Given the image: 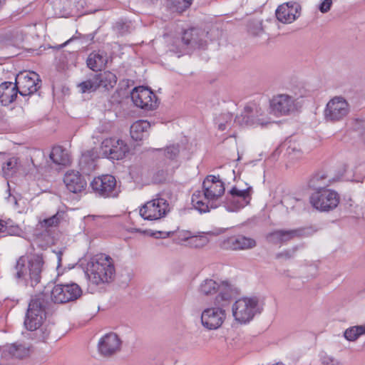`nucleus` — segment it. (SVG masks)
I'll return each mask as SVG.
<instances>
[{
    "label": "nucleus",
    "instance_id": "1",
    "mask_svg": "<svg viewBox=\"0 0 365 365\" xmlns=\"http://www.w3.org/2000/svg\"><path fill=\"white\" fill-rule=\"evenodd\" d=\"M224 192V183L220 178L208 175L202 182V190L192 194V205L200 213L210 212L219 206V200Z\"/></svg>",
    "mask_w": 365,
    "mask_h": 365
},
{
    "label": "nucleus",
    "instance_id": "2",
    "mask_svg": "<svg viewBox=\"0 0 365 365\" xmlns=\"http://www.w3.org/2000/svg\"><path fill=\"white\" fill-rule=\"evenodd\" d=\"M44 262L41 255H22L18 258L13 276L18 283L37 284L41 279Z\"/></svg>",
    "mask_w": 365,
    "mask_h": 365
},
{
    "label": "nucleus",
    "instance_id": "3",
    "mask_svg": "<svg viewBox=\"0 0 365 365\" xmlns=\"http://www.w3.org/2000/svg\"><path fill=\"white\" fill-rule=\"evenodd\" d=\"M86 275L89 282L96 285L110 283L115 276L113 259L103 253L93 255L87 263Z\"/></svg>",
    "mask_w": 365,
    "mask_h": 365
},
{
    "label": "nucleus",
    "instance_id": "4",
    "mask_svg": "<svg viewBox=\"0 0 365 365\" xmlns=\"http://www.w3.org/2000/svg\"><path fill=\"white\" fill-rule=\"evenodd\" d=\"M197 293L203 297L215 296L213 304H222L231 303L232 299L240 294V289L229 281H215L207 278L200 283Z\"/></svg>",
    "mask_w": 365,
    "mask_h": 365
},
{
    "label": "nucleus",
    "instance_id": "5",
    "mask_svg": "<svg viewBox=\"0 0 365 365\" xmlns=\"http://www.w3.org/2000/svg\"><path fill=\"white\" fill-rule=\"evenodd\" d=\"M49 304L48 295L45 293H40L32 297L24 322L27 330L33 331L41 327L46 319V312Z\"/></svg>",
    "mask_w": 365,
    "mask_h": 365
},
{
    "label": "nucleus",
    "instance_id": "6",
    "mask_svg": "<svg viewBox=\"0 0 365 365\" xmlns=\"http://www.w3.org/2000/svg\"><path fill=\"white\" fill-rule=\"evenodd\" d=\"M260 312L259 299L256 297H242L232 305V315L234 321L239 324L250 323Z\"/></svg>",
    "mask_w": 365,
    "mask_h": 365
},
{
    "label": "nucleus",
    "instance_id": "7",
    "mask_svg": "<svg viewBox=\"0 0 365 365\" xmlns=\"http://www.w3.org/2000/svg\"><path fill=\"white\" fill-rule=\"evenodd\" d=\"M117 83V77L111 71H106L91 76L87 80L80 83L78 88L82 93L94 92L98 89L109 91Z\"/></svg>",
    "mask_w": 365,
    "mask_h": 365
},
{
    "label": "nucleus",
    "instance_id": "8",
    "mask_svg": "<svg viewBox=\"0 0 365 365\" xmlns=\"http://www.w3.org/2000/svg\"><path fill=\"white\" fill-rule=\"evenodd\" d=\"M340 202L339 194L331 189L324 188L314 191L309 197V203L319 212H329L336 209Z\"/></svg>",
    "mask_w": 365,
    "mask_h": 365
},
{
    "label": "nucleus",
    "instance_id": "9",
    "mask_svg": "<svg viewBox=\"0 0 365 365\" xmlns=\"http://www.w3.org/2000/svg\"><path fill=\"white\" fill-rule=\"evenodd\" d=\"M230 303L214 304L204 309L200 315L202 326L207 330H217L220 328L227 319L226 307Z\"/></svg>",
    "mask_w": 365,
    "mask_h": 365
},
{
    "label": "nucleus",
    "instance_id": "10",
    "mask_svg": "<svg viewBox=\"0 0 365 365\" xmlns=\"http://www.w3.org/2000/svg\"><path fill=\"white\" fill-rule=\"evenodd\" d=\"M350 112V106L341 96H335L330 99L324 110V119L327 122L336 123L343 120Z\"/></svg>",
    "mask_w": 365,
    "mask_h": 365
},
{
    "label": "nucleus",
    "instance_id": "11",
    "mask_svg": "<svg viewBox=\"0 0 365 365\" xmlns=\"http://www.w3.org/2000/svg\"><path fill=\"white\" fill-rule=\"evenodd\" d=\"M170 211L168 201L157 197L145 202L140 208V215L145 220H158L163 218Z\"/></svg>",
    "mask_w": 365,
    "mask_h": 365
},
{
    "label": "nucleus",
    "instance_id": "12",
    "mask_svg": "<svg viewBox=\"0 0 365 365\" xmlns=\"http://www.w3.org/2000/svg\"><path fill=\"white\" fill-rule=\"evenodd\" d=\"M239 123L250 126H264L270 123L262 108L255 103L248 104L240 116L237 117Z\"/></svg>",
    "mask_w": 365,
    "mask_h": 365
},
{
    "label": "nucleus",
    "instance_id": "13",
    "mask_svg": "<svg viewBox=\"0 0 365 365\" xmlns=\"http://www.w3.org/2000/svg\"><path fill=\"white\" fill-rule=\"evenodd\" d=\"M82 291L76 283L57 284L51 292V299L54 303L63 304L77 299Z\"/></svg>",
    "mask_w": 365,
    "mask_h": 365
},
{
    "label": "nucleus",
    "instance_id": "14",
    "mask_svg": "<svg viewBox=\"0 0 365 365\" xmlns=\"http://www.w3.org/2000/svg\"><path fill=\"white\" fill-rule=\"evenodd\" d=\"M93 192L103 197H115L118 195L116 180L111 175H103L95 178L90 184Z\"/></svg>",
    "mask_w": 365,
    "mask_h": 365
},
{
    "label": "nucleus",
    "instance_id": "15",
    "mask_svg": "<svg viewBox=\"0 0 365 365\" xmlns=\"http://www.w3.org/2000/svg\"><path fill=\"white\" fill-rule=\"evenodd\" d=\"M40 79L35 72H21L16 78L15 85L21 96H29L36 93L40 88Z\"/></svg>",
    "mask_w": 365,
    "mask_h": 365
},
{
    "label": "nucleus",
    "instance_id": "16",
    "mask_svg": "<svg viewBox=\"0 0 365 365\" xmlns=\"http://www.w3.org/2000/svg\"><path fill=\"white\" fill-rule=\"evenodd\" d=\"M133 103L142 109L153 110L157 107V98L153 92L144 86L133 88L131 92Z\"/></svg>",
    "mask_w": 365,
    "mask_h": 365
},
{
    "label": "nucleus",
    "instance_id": "17",
    "mask_svg": "<svg viewBox=\"0 0 365 365\" xmlns=\"http://www.w3.org/2000/svg\"><path fill=\"white\" fill-rule=\"evenodd\" d=\"M103 153L108 158L113 160L123 158L129 152L128 145L122 140L115 138H109L101 143Z\"/></svg>",
    "mask_w": 365,
    "mask_h": 365
},
{
    "label": "nucleus",
    "instance_id": "18",
    "mask_svg": "<svg viewBox=\"0 0 365 365\" xmlns=\"http://www.w3.org/2000/svg\"><path fill=\"white\" fill-rule=\"evenodd\" d=\"M270 110L275 115H285L297 109L296 100L287 94H278L270 100Z\"/></svg>",
    "mask_w": 365,
    "mask_h": 365
},
{
    "label": "nucleus",
    "instance_id": "19",
    "mask_svg": "<svg viewBox=\"0 0 365 365\" xmlns=\"http://www.w3.org/2000/svg\"><path fill=\"white\" fill-rule=\"evenodd\" d=\"M309 234V230L304 228L277 230L267 234V239L270 243L281 245L295 238L307 236Z\"/></svg>",
    "mask_w": 365,
    "mask_h": 365
},
{
    "label": "nucleus",
    "instance_id": "20",
    "mask_svg": "<svg viewBox=\"0 0 365 365\" xmlns=\"http://www.w3.org/2000/svg\"><path fill=\"white\" fill-rule=\"evenodd\" d=\"M122 341L115 333L104 335L98 341L99 353L103 356H111L120 350Z\"/></svg>",
    "mask_w": 365,
    "mask_h": 365
},
{
    "label": "nucleus",
    "instance_id": "21",
    "mask_svg": "<svg viewBox=\"0 0 365 365\" xmlns=\"http://www.w3.org/2000/svg\"><path fill=\"white\" fill-rule=\"evenodd\" d=\"M250 191L251 187L246 189H239L237 187H232L230 191V196L227 199L231 205L228 206L227 210L234 212L248 205L251 200Z\"/></svg>",
    "mask_w": 365,
    "mask_h": 365
},
{
    "label": "nucleus",
    "instance_id": "22",
    "mask_svg": "<svg viewBox=\"0 0 365 365\" xmlns=\"http://www.w3.org/2000/svg\"><path fill=\"white\" fill-rule=\"evenodd\" d=\"M301 7L297 2H287L276 10L277 19L284 24L293 22L300 15Z\"/></svg>",
    "mask_w": 365,
    "mask_h": 365
},
{
    "label": "nucleus",
    "instance_id": "23",
    "mask_svg": "<svg viewBox=\"0 0 365 365\" xmlns=\"http://www.w3.org/2000/svg\"><path fill=\"white\" fill-rule=\"evenodd\" d=\"M256 241L243 235L232 236L227 238L222 242V246L225 249L238 250H248L256 246Z\"/></svg>",
    "mask_w": 365,
    "mask_h": 365
},
{
    "label": "nucleus",
    "instance_id": "24",
    "mask_svg": "<svg viewBox=\"0 0 365 365\" xmlns=\"http://www.w3.org/2000/svg\"><path fill=\"white\" fill-rule=\"evenodd\" d=\"M63 182L67 189L73 193H78L83 191L86 186L85 179L79 174L78 172L68 171L66 173Z\"/></svg>",
    "mask_w": 365,
    "mask_h": 365
},
{
    "label": "nucleus",
    "instance_id": "25",
    "mask_svg": "<svg viewBox=\"0 0 365 365\" xmlns=\"http://www.w3.org/2000/svg\"><path fill=\"white\" fill-rule=\"evenodd\" d=\"M223 232V229L217 228L205 232H200L198 235H192L187 246L192 248H202L209 243V237L220 235Z\"/></svg>",
    "mask_w": 365,
    "mask_h": 365
},
{
    "label": "nucleus",
    "instance_id": "26",
    "mask_svg": "<svg viewBox=\"0 0 365 365\" xmlns=\"http://www.w3.org/2000/svg\"><path fill=\"white\" fill-rule=\"evenodd\" d=\"M17 86L11 82H4L0 85V102L3 106H8L17 96Z\"/></svg>",
    "mask_w": 365,
    "mask_h": 365
},
{
    "label": "nucleus",
    "instance_id": "27",
    "mask_svg": "<svg viewBox=\"0 0 365 365\" xmlns=\"http://www.w3.org/2000/svg\"><path fill=\"white\" fill-rule=\"evenodd\" d=\"M150 128V124L148 120H137L130 126V136L134 140L140 141L148 136Z\"/></svg>",
    "mask_w": 365,
    "mask_h": 365
},
{
    "label": "nucleus",
    "instance_id": "28",
    "mask_svg": "<svg viewBox=\"0 0 365 365\" xmlns=\"http://www.w3.org/2000/svg\"><path fill=\"white\" fill-rule=\"evenodd\" d=\"M205 36V33L197 29L192 28L185 30L182 36V41L185 45H197L200 47L204 46L202 37Z\"/></svg>",
    "mask_w": 365,
    "mask_h": 365
},
{
    "label": "nucleus",
    "instance_id": "29",
    "mask_svg": "<svg viewBox=\"0 0 365 365\" xmlns=\"http://www.w3.org/2000/svg\"><path fill=\"white\" fill-rule=\"evenodd\" d=\"M332 180L328 177L327 173L322 172L314 175L309 180L308 185L314 191L324 189L329 187Z\"/></svg>",
    "mask_w": 365,
    "mask_h": 365
},
{
    "label": "nucleus",
    "instance_id": "30",
    "mask_svg": "<svg viewBox=\"0 0 365 365\" xmlns=\"http://www.w3.org/2000/svg\"><path fill=\"white\" fill-rule=\"evenodd\" d=\"M0 164L2 171L6 176L12 175L19 168V159L15 157H6L0 154Z\"/></svg>",
    "mask_w": 365,
    "mask_h": 365
},
{
    "label": "nucleus",
    "instance_id": "31",
    "mask_svg": "<svg viewBox=\"0 0 365 365\" xmlns=\"http://www.w3.org/2000/svg\"><path fill=\"white\" fill-rule=\"evenodd\" d=\"M50 159L56 165H65L69 162L68 153L61 146H55L49 155Z\"/></svg>",
    "mask_w": 365,
    "mask_h": 365
},
{
    "label": "nucleus",
    "instance_id": "32",
    "mask_svg": "<svg viewBox=\"0 0 365 365\" xmlns=\"http://www.w3.org/2000/svg\"><path fill=\"white\" fill-rule=\"evenodd\" d=\"M106 63V57L99 53H91L87 59V65L93 71L101 70Z\"/></svg>",
    "mask_w": 365,
    "mask_h": 365
},
{
    "label": "nucleus",
    "instance_id": "33",
    "mask_svg": "<svg viewBox=\"0 0 365 365\" xmlns=\"http://www.w3.org/2000/svg\"><path fill=\"white\" fill-rule=\"evenodd\" d=\"M193 0H165V6L172 12L181 14L192 4Z\"/></svg>",
    "mask_w": 365,
    "mask_h": 365
},
{
    "label": "nucleus",
    "instance_id": "34",
    "mask_svg": "<svg viewBox=\"0 0 365 365\" xmlns=\"http://www.w3.org/2000/svg\"><path fill=\"white\" fill-rule=\"evenodd\" d=\"M160 155H163L165 159V164H170L175 162L180 154L179 145H171L166 147L164 150H158Z\"/></svg>",
    "mask_w": 365,
    "mask_h": 365
},
{
    "label": "nucleus",
    "instance_id": "35",
    "mask_svg": "<svg viewBox=\"0 0 365 365\" xmlns=\"http://www.w3.org/2000/svg\"><path fill=\"white\" fill-rule=\"evenodd\" d=\"M9 354L17 359H23L30 354V347L25 344L14 343L8 347Z\"/></svg>",
    "mask_w": 365,
    "mask_h": 365
},
{
    "label": "nucleus",
    "instance_id": "36",
    "mask_svg": "<svg viewBox=\"0 0 365 365\" xmlns=\"http://www.w3.org/2000/svg\"><path fill=\"white\" fill-rule=\"evenodd\" d=\"M64 215V212L58 211L55 215L48 218L39 220L38 224L41 228H44L46 230H48L52 227H56L63 220Z\"/></svg>",
    "mask_w": 365,
    "mask_h": 365
},
{
    "label": "nucleus",
    "instance_id": "37",
    "mask_svg": "<svg viewBox=\"0 0 365 365\" xmlns=\"http://www.w3.org/2000/svg\"><path fill=\"white\" fill-rule=\"evenodd\" d=\"M364 334H365V326H354L345 331L344 336L349 341H354Z\"/></svg>",
    "mask_w": 365,
    "mask_h": 365
},
{
    "label": "nucleus",
    "instance_id": "38",
    "mask_svg": "<svg viewBox=\"0 0 365 365\" xmlns=\"http://www.w3.org/2000/svg\"><path fill=\"white\" fill-rule=\"evenodd\" d=\"M192 232L190 231H187V230H182V231L178 232V240L180 242H186L185 243L186 246H187V245L190 242V240L192 237Z\"/></svg>",
    "mask_w": 365,
    "mask_h": 365
},
{
    "label": "nucleus",
    "instance_id": "39",
    "mask_svg": "<svg viewBox=\"0 0 365 365\" xmlns=\"http://www.w3.org/2000/svg\"><path fill=\"white\" fill-rule=\"evenodd\" d=\"M322 362L323 365H341L339 361L327 355L322 356Z\"/></svg>",
    "mask_w": 365,
    "mask_h": 365
},
{
    "label": "nucleus",
    "instance_id": "40",
    "mask_svg": "<svg viewBox=\"0 0 365 365\" xmlns=\"http://www.w3.org/2000/svg\"><path fill=\"white\" fill-rule=\"evenodd\" d=\"M332 0H324L319 6V9L322 13H327L331 9Z\"/></svg>",
    "mask_w": 365,
    "mask_h": 365
},
{
    "label": "nucleus",
    "instance_id": "41",
    "mask_svg": "<svg viewBox=\"0 0 365 365\" xmlns=\"http://www.w3.org/2000/svg\"><path fill=\"white\" fill-rule=\"evenodd\" d=\"M295 249L284 250L277 255V258L289 259L294 255Z\"/></svg>",
    "mask_w": 365,
    "mask_h": 365
},
{
    "label": "nucleus",
    "instance_id": "42",
    "mask_svg": "<svg viewBox=\"0 0 365 365\" xmlns=\"http://www.w3.org/2000/svg\"><path fill=\"white\" fill-rule=\"evenodd\" d=\"M173 232H157L156 233H154L153 235L156 238H166L170 237Z\"/></svg>",
    "mask_w": 365,
    "mask_h": 365
},
{
    "label": "nucleus",
    "instance_id": "43",
    "mask_svg": "<svg viewBox=\"0 0 365 365\" xmlns=\"http://www.w3.org/2000/svg\"><path fill=\"white\" fill-rule=\"evenodd\" d=\"M359 132L360 133L362 138L365 140V120L361 121L359 124Z\"/></svg>",
    "mask_w": 365,
    "mask_h": 365
},
{
    "label": "nucleus",
    "instance_id": "44",
    "mask_svg": "<svg viewBox=\"0 0 365 365\" xmlns=\"http://www.w3.org/2000/svg\"><path fill=\"white\" fill-rule=\"evenodd\" d=\"M129 232L130 233H140V234H144L145 233V231L144 230H142L140 228H130L128 230Z\"/></svg>",
    "mask_w": 365,
    "mask_h": 365
},
{
    "label": "nucleus",
    "instance_id": "45",
    "mask_svg": "<svg viewBox=\"0 0 365 365\" xmlns=\"http://www.w3.org/2000/svg\"><path fill=\"white\" fill-rule=\"evenodd\" d=\"M218 128L220 130H225L226 129V125L224 123H220L218 125Z\"/></svg>",
    "mask_w": 365,
    "mask_h": 365
},
{
    "label": "nucleus",
    "instance_id": "46",
    "mask_svg": "<svg viewBox=\"0 0 365 365\" xmlns=\"http://www.w3.org/2000/svg\"><path fill=\"white\" fill-rule=\"evenodd\" d=\"M262 28L259 26V29H258V31H257V32H255V31H251V30H250V31L252 34H254V35H258V34H259V32H261V31H262Z\"/></svg>",
    "mask_w": 365,
    "mask_h": 365
},
{
    "label": "nucleus",
    "instance_id": "47",
    "mask_svg": "<svg viewBox=\"0 0 365 365\" xmlns=\"http://www.w3.org/2000/svg\"><path fill=\"white\" fill-rule=\"evenodd\" d=\"M5 229V226L1 222H0V232H4Z\"/></svg>",
    "mask_w": 365,
    "mask_h": 365
},
{
    "label": "nucleus",
    "instance_id": "48",
    "mask_svg": "<svg viewBox=\"0 0 365 365\" xmlns=\"http://www.w3.org/2000/svg\"><path fill=\"white\" fill-rule=\"evenodd\" d=\"M33 166L34 167V168L36 170V173L40 172V168L38 167H36L34 163H33Z\"/></svg>",
    "mask_w": 365,
    "mask_h": 365
},
{
    "label": "nucleus",
    "instance_id": "49",
    "mask_svg": "<svg viewBox=\"0 0 365 365\" xmlns=\"http://www.w3.org/2000/svg\"><path fill=\"white\" fill-rule=\"evenodd\" d=\"M31 175H34V176H36V173H34V171H32V172L31 173Z\"/></svg>",
    "mask_w": 365,
    "mask_h": 365
}]
</instances>
